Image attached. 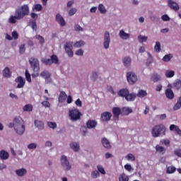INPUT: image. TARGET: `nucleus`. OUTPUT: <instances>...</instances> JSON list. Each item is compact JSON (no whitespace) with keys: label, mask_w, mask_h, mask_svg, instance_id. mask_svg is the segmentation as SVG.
Returning a JSON list of instances; mask_svg holds the SVG:
<instances>
[{"label":"nucleus","mask_w":181,"mask_h":181,"mask_svg":"<svg viewBox=\"0 0 181 181\" xmlns=\"http://www.w3.org/2000/svg\"><path fill=\"white\" fill-rule=\"evenodd\" d=\"M75 104H76V105H77V107H82V105H83V103L81 102L80 98H78L76 100Z\"/></svg>","instance_id":"64"},{"label":"nucleus","mask_w":181,"mask_h":181,"mask_svg":"<svg viewBox=\"0 0 181 181\" xmlns=\"http://www.w3.org/2000/svg\"><path fill=\"white\" fill-rule=\"evenodd\" d=\"M97 169L100 173H101L102 175H105V170L104 169V168L103 166L98 165Z\"/></svg>","instance_id":"52"},{"label":"nucleus","mask_w":181,"mask_h":181,"mask_svg":"<svg viewBox=\"0 0 181 181\" xmlns=\"http://www.w3.org/2000/svg\"><path fill=\"white\" fill-rule=\"evenodd\" d=\"M56 21L60 25V26H66V21L62 15L57 14L55 17Z\"/></svg>","instance_id":"13"},{"label":"nucleus","mask_w":181,"mask_h":181,"mask_svg":"<svg viewBox=\"0 0 181 181\" xmlns=\"http://www.w3.org/2000/svg\"><path fill=\"white\" fill-rule=\"evenodd\" d=\"M14 129L18 135H23L25 133V121L21 117L14 118Z\"/></svg>","instance_id":"1"},{"label":"nucleus","mask_w":181,"mask_h":181,"mask_svg":"<svg viewBox=\"0 0 181 181\" xmlns=\"http://www.w3.org/2000/svg\"><path fill=\"white\" fill-rule=\"evenodd\" d=\"M154 49L156 53L160 52V42H156V45L154 46Z\"/></svg>","instance_id":"44"},{"label":"nucleus","mask_w":181,"mask_h":181,"mask_svg":"<svg viewBox=\"0 0 181 181\" xmlns=\"http://www.w3.org/2000/svg\"><path fill=\"white\" fill-rule=\"evenodd\" d=\"M151 135L153 138H158L160 135H166V127L162 124L154 126L151 129Z\"/></svg>","instance_id":"3"},{"label":"nucleus","mask_w":181,"mask_h":181,"mask_svg":"<svg viewBox=\"0 0 181 181\" xmlns=\"http://www.w3.org/2000/svg\"><path fill=\"white\" fill-rule=\"evenodd\" d=\"M127 78L130 84H135V82L138 81V76L134 72H128L127 74Z\"/></svg>","instance_id":"6"},{"label":"nucleus","mask_w":181,"mask_h":181,"mask_svg":"<svg viewBox=\"0 0 181 181\" xmlns=\"http://www.w3.org/2000/svg\"><path fill=\"white\" fill-rule=\"evenodd\" d=\"M11 35H12V37H13L15 40L18 39V37H19V35L18 34V32H16V31H13Z\"/></svg>","instance_id":"63"},{"label":"nucleus","mask_w":181,"mask_h":181,"mask_svg":"<svg viewBox=\"0 0 181 181\" xmlns=\"http://www.w3.org/2000/svg\"><path fill=\"white\" fill-rule=\"evenodd\" d=\"M37 146V145L35 143H31L28 145V149H36Z\"/></svg>","instance_id":"60"},{"label":"nucleus","mask_w":181,"mask_h":181,"mask_svg":"<svg viewBox=\"0 0 181 181\" xmlns=\"http://www.w3.org/2000/svg\"><path fill=\"white\" fill-rule=\"evenodd\" d=\"M51 63L53 64H57L59 63V58L57 57V55L52 54L51 56Z\"/></svg>","instance_id":"36"},{"label":"nucleus","mask_w":181,"mask_h":181,"mask_svg":"<svg viewBox=\"0 0 181 181\" xmlns=\"http://www.w3.org/2000/svg\"><path fill=\"white\" fill-rule=\"evenodd\" d=\"M69 117L71 121H78L81 118V112L78 109L70 110Z\"/></svg>","instance_id":"5"},{"label":"nucleus","mask_w":181,"mask_h":181,"mask_svg":"<svg viewBox=\"0 0 181 181\" xmlns=\"http://www.w3.org/2000/svg\"><path fill=\"white\" fill-rule=\"evenodd\" d=\"M3 76L4 77H6V78H9V77H11V71L9 69V68L6 67L4 70H3Z\"/></svg>","instance_id":"31"},{"label":"nucleus","mask_w":181,"mask_h":181,"mask_svg":"<svg viewBox=\"0 0 181 181\" xmlns=\"http://www.w3.org/2000/svg\"><path fill=\"white\" fill-rule=\"evenodd\" d=\"M97 78H98V74L97 72H93L90 76V80H92V81H96Z\"/></svg>","instance_id":"48"},{"label":"nucleus","mask_w":181,"mask_h":181,"mask_svg":"<svg viewBox=\"0 0 181 181\" xmlns=\"http://www.w3.org/2000/svg\"><path fill=\"white\" fill-rule=\"evenodd\" d=\"M47 125H48L49 128H52V129H54V128H56V127H57V124L53 122H48Z\"/></svg>","instance_id":"53"},{"label":"nucleus","mask_w":181,"mask_h":181,"mask_svg":"<svg viewBox=\"0 0 181 181\" xmlns=\"http://www.w3.org/2000/svg\"><path fill=\"white\" fill-rule=\"evenodd\" d=\"M50 76H52V74H50L47 71H43L40 74V76L44 77L45 80H48V78H50Z\"/></svg>","instance_id":"35"},{"label":"nucleus","mask_w":181,"mask_h":181,"mask_svg":"<svg viewBox=\"0 0 181 181\" xmlns=\"http://www.w3.org/2000/svg\"><path fill=\"white\" fill-rule=\"evenodd\" d=\"M181 109V96L178 98L177 103L173 106L174 111Z\"/></svg>","instance_id":"24"},{"label":"nucleus","mask_w":181,"mask_h":181,"mask_svg":"<svg viewBox=\"0 0 181 181\" xmlns=\"http://www.w3.org/2000/svg\"><path fill=\"white\" fill-rule=\"evenodd\" d=\"M168 6L171 8V9H173V11H179L180 8V7H179V4L172 0H168Z\"/></svg>","instance_id":"14"},{"label":"nucleus","mask_w":181,"mask_h":181,"mask_svg":"<svg viewBox=\"0 0 181 181\" xmlns=\"http://www.w3.org/2000/svg\"><path fill=\"white\" fill-rule=\"evenodd\" d=\"M112 117V114H111V112H105L101 114L100 119L103 122H108V121H110Z\"/></svg>","instance_id":"12"},{"label":"nucleus","mask_w":181,"mask_h":181,"mask_svg":"<svg viewBox=\"0 0 181 181\" xmlns=\"http://www.w3.org/2000/svg\"><path fill=\"white\" fill-rule=\"evenodd\" d=\"M172 59V56L170 54H166L163 57V62H170V59Z\"/></svg>","instance_id":"57"},{"label":"nucleus","mask_w":181,"mask_h":181,"mask_svg":"<svg viewBox=\"0 0 181 181\" xmlns=\"http://www.w3.org/2000/svg\"><path fill=\"white\" fill-rule=\"evenodd\" d=\"M173 90H176V91H179L181 88V81L180 79H177L174 83L173 86Z\"/></svg>","instance_id":"22"},{"label":"nucleus","mask_w":181,"mask_h":181,"mask_svg":"<svg viewBox=\"0 0 181 181\" xmlns=\"http://www.w3.org/2000/svg\"><path fill=\"white\" fill-rule=\"evenodd\" d=\"M26 50V48H25V44H23L19 47V53L20 54H23Z\"/></svg>","instance_id":"54"},{"label":"nucleus","mask_w":181,"mask_h":181,"mask_svg":"<svg viewBox=\"0 0 181 181\" xmlns=\"http://www.w3.org/2000/svg\"><path fill=\"white\" fill-rule=\"evenodd\" d=\"M156 151L157 152H159V153H161V155H165V153L166 152V149H165V147L159 145L156 146Z\"/></svg>","instance_id":"28"},{"label":"nucleus","mask_w":181,"mask_h":181,"mask_svg":"<svg viewBox=\"0 0 181 181\" xmlns=\"http://www.w3.org/2000/svg\"><path fill=\"white\" fill-rule=\"evenodd\" d=\"M173 76H175V71H170V70L166 71L165 77H167V78H172Z\"/></svg>","instance_id":"41"},{"label":"nucleus","mask_w":181,"mask_h":181,"mask_svg":"<svg viewBox=\"0 0 181 181\" xmlns=\"http://www.w3.org/2000/svg\"><path fill=\"white\" fill-rule=\"evenodd\" d=\"M92 179H97V177H100V173L97 170H94L90 174Z\"/></svg>","instance_id":"43"},{"label":"nucleus","mask_w":181,"mask_h":181,"mask_svg":"<svg viewBox=\"0 0 181 181\" xmlns=\"http://www.w3.org/2000/svg\"><path fill=\"white\" fill-rule=\"evenodd\" d=\"M85 45L84 41H78L74 44V47H81Z\"/></svg>","instance_id":"55"},{"label":"nucleus","mask_w":181,"mask_h":181,"mask_svg":"<svg viewBox=\"0 0 181 181\" xmlns=\"http://www.w3.org/2000/svg\"><path fill=\"white\" fill-rule=\"evenodd\" d=\"M175 131V132L177 134V135H181V130L179 128V127L175 125V124H171L170 126V131Z\"/></svg>","instance_id":"25"},{"label":"nucleus","mask_w":181,"mask_h":181,"mask_svg":"<svg viewBox=\"0 0 181 181\" xmlns=\"http://www.w3.org/2000/svg\"><path fill=\"white\" fill-rule=\"evenodd\" d=\"M97 121L89 119L86 122V127L88 128V129H91L93 128H95V127H97Z\"/></svg>","instance_id":"18"},{"label":"nucleus","mask_w":181,"mask_h":181,"mask_svg":"<svg viewBox=\"0 0 181 181\" xmlns=\"http://www.w3.org/2000/svg\"><path fill=\"white\" fill-rule=\"evenodd\" d=\"M64 48L66 50V52L67 53L68 56L69 57H73V42H66V45H64Z\"/></svg>","instance_id":"7"},{"label":"nucleus","mask_w":181,"mask_h":181,"mask_svg":"<svg viewBox=\"0 0 181 181\" xmlns=\"http://www.w3.org/2000/svg\"><path fill=\"white\" fill-rule=\"evenodd\" d=\"M16 173L18 176L22 177V176H25V175H26V173H28V171L25 168H21L19 170H16Z\"/></svg>","instance_id":"30"},{"label":"nucleus","mask_w":181,"mask_h":181,"mask_svg":"<svg viewBox=\"0 0 181 181\" xmlns=\"http://www.w3.org/2000/svg\"><path fill=\"white\" fill-rule=\"evenodd\" d=\"M35 125L39 129H44L45 128V124L40 120H35Z\"/></svg>","instance_id":"29"},{"label":"nucleus","mask_w":181,"mask_h":181,"mask_svg":"<svg viewBox=\"0 0 181 181\" xmlns=\"http://www.w3.org/2000/svg\"><path fill=\"white\" fill-rule=\"evenodd\" d=\"M76 12H77V9L73 8H71L69 11V16H73V15H74Z\"/></svg>","instance_id":"61"},{"label":"nucleus","mask_w":181,"mask_h":181,"mask_svg":"<svg viewBox=\"0 0 181 181\" xmlns=\"http://www.w3.org/2000/svg\"><path fill=\"white\" fill-rule=\"evenodd\" d=\"M135 98H136V94L135 93H129L127 95L125 100L127 101H134Z\"/></svg>","instance_id":"23"},{"label":"nucleus","mask_w":181,"mask_h":181,"mask_svg":"<svg viewBox=\"0 0 181 181\" xmlns=\"http://www.w3.org/2000/svg\"><path fill=\"white\" fill-rule=\"evenodd\" d=\"M161 19L162 21H164V22H168L170 21V18L167 14L162 16Z\"/></svg>","instance_id":"59"},{"label":"nucleus","mask_w":181,"mask_h":181,"mask_svg":"<svg viewBox=\"0 0 181 181\" xmlns=\"http://www.w3.org/2000/svg\"><path fill=\"white\" fill-rule=\"evenodd\" d=\"M165 95L168 100H173L175 98V93H173V90L170 88L166 89Z\"/></svg>","instance_id":"20"},{"label":"nucleus","mask_w":181,"mask_h":181,"mask_svg":"<svg viewBox=\"0 0 181 181\" xmlns=\"http://www.w3.org/2000/svg\"><path fill=\"white\" fill-rule=\"evenodd\" d=\"M35 39L39 40L40 45L45 44V38H43L40 35H35Z\"/></svg>","instance_id":"45"},{"label":"nucleus","mask_w":181,"mask_h":181,"mask_svg":"<svg viewBox=\"0 0 181 181\" xmlns=\"http://www.w3.org/2000/svg\"><path fill=\"white\" fill-rule=\"evenodd\" d=\"M41 62L43 64H46V66H52V64L50 59L42 58Z\"/></svg>","instance_id":"38"},{"label":"nucleus","mask_w":181,"mask_h":181,"mask_svg":"<svg viewBox=\"0 0 181 181\" xmlns=\"http://www.w3.org/2000/svg\"><path fill=\"white\" fill-rule=\"evenodd\" d=\"M111 42V38L110 37V33L106 31L104 34V42L103 46L105 49L110 47V43Z\"/></svg>","instance_id":"10"},{"label":"nucleus","mask_w":181,"mask_h":181,"mask_svg":"<svg viewBox=\"0 0 181 181\" xmlns=\"http://www.w3.org/2000/svg\"><path fill=\"white\" fill-rule=\"evenodd\" d=\"M10 23H16V12L15 11L14 16H11L9 18Z\"/></svg>","instance_id":"50"},{"label":"nucleus","mask_w":181,"mask_h":181,"mask_svg":"<svg viewBox=\"0 0 181 181\" xmlns=\"http://www.w3.org/2000/svg\"><path fill=\"white\" fill-rule=\"evenodd\" d=\"M122 111H123L124 115H129V114L132 112V109L129 107H124Z\"/></svg>","instance_id":"42"},{"label":"nucleus","mask_w":181,"mask_h":181,"mask_svg":"<svg viewBox=\"0 0 181 181\" xmlns=\"http://www.w3.org/2000/svg\"><path fill=\"white\" fill-rule=\"evenodd\" d=\"M119 36L123 40H127L129 39L131 35L125 33V31H124V30H121L119 33Z\"/></svg>","instance_id":"17"},{"label":"nucleus","mask_w":181,"mask_h":181,"mask_svg":"<svg viewBox=\"0 0 181 181\" xmlns=\"http://www.w3.org/2000/svg\"><path fill=\"white\" fill-rule=\"evenodd\" d=\"M148 95V93H146V90H139L137 93V97L139 98H144V97H146Z\"/></svg>","instance_id":"34"},{"label":"nucleus","mask_w":181,"mask_h":181,"mask_svg":"<svg viewBox=\"0 0 181 181\" xmlns=\"http://www.w3.org/2000/svg\"><path fill=\"white\" fill-rule=\"evenodd\" d=\"M70 148L75 152H78V151H80V144H78V143H71Z\"/></svg>","instance_id":"27"},{"label":"nucleus","mask_w":181,"mask_h":181,"mask_svg":"<svg viewBox=\"0 0 181 181\" xmlns=\"http://www.w3.org/2000/svg\"><path fill=\"white\" fill-rule=\"evenodd\" d=\"M98 11L101 13H107V9L105 8V6H104V4H99L98 6Z\"/></svg>","instance_id":"40"},{"label":"nucleus","mask_w":181,"mask_h":181,"mask_svg":"<svg viewBox=\"0 0 181 181\" xmlns=\"http://www.w3.org/2000/svg\"><path fill=\"white\" fill-rule=\"evenodd\" d=\"M113 114L114 121H119V115H121V109L119 107H114L112 110Z\"/></svg>","instance_id":"9"},{"label":"nucleus","mask_w":181,"mask_h":181,"mask_svg":"<svg viewBox=\"0 0 181 181\" xmlns=\"http://www.w3.org/2000/svg\"><path fill=\"white\" fill-rule=\"evenodd\" d=\"M66 98H67V94H66V92L61 91L58 98L59 103H64L66 101Z\"/></svg>","instance_id":"21"},{"label":"nucleus","mask_w":181,"mask_h":181,"mask_svg":"<svg viewBox=\"0 0 181 181\" xmlns=\"http://www.w3.org/2000/svg\"><path fill=\"white\" fill-rule=\"evenodd\" d=\"M15 82L18 83L16 88H23V87H25V84H26V81H25V78L22 76H18L15 79Z\"/></svg>","instance_id":"11"},{"label":"nucleus","mask_w":181,"mask_h":181,"mask_svg":"<svg viewBox=\"0 0 181 181\" xmlns=\"http://www.w3.org/2000/svg\"><path fill=\"white\" fill-rule=\"evenodd\" d=\"M31 25V28L33 30H37V25L36 24V21H32L30 22Z\"/></svg>","instance_id":"51"},{"label":"nucleus","mask_w":181,"mask_h":181,"mask_svg":"<svg viewBox=\"0 0 181 181\" xmlns=\"http://www.w3.org/2000/svg\"><path fill=\"white\" fill-rule=\"evenodd\" d=\"M25 78L28 83H32V78H30V74L28 69L25 70Z\"/></svg>","instance_id":"47"},{"label":"nucleus","mask_w":181,"mask_h":181,"mask_svg":"<svg viewBox=\"0 0 181 181\" xmlns=\"http://www.w3.org/2000/svg\"><path fill=\"white\" fill-rule=\"evenodd\" d=\"M42 105H43V107H45V108H50V103L47 100L42 101Z\"/></svg>","instance_id":"58"},{"label":"nucleus","mask_w":181,"mask_h":181,"mask_svg":"<svg viewBox=\"0 0 181 181\" xmlns=\"http://www.w3.org/2000/svg\"><path fill=\"white\" fill-rule=\"evenodd\" d=\"M117 94L119 97H124L126 98L127 95L129 94V90L127 88H122L117 92Z\"/></svg>","instance_id":"16"},{"label":"nucleus","mask_w":181,"mask_h":181,"mask_svg":"<svg viewBox=\"0 0 181 181\" xmlns=\"http://www.w3.org/2000/svg\"><path fill=\"white\" fill-rule=\"evenodd\" d=\"M126 159H127V160H131L132 162H134V160H135V156H134V154L132 153H129L126 156Z\"/></svg>","instance_id":"49"},{"label":"nucleus","mask_w":181,"mask_h":181,"mask_svg":"<svg viewBox=\"0 0 181 181\" xmlns=\"http://www.w3.org/2000/svg\"><path fill=\"white\" fill-rule=\"evenodd\" d=\"M61 163L63 168H65V170H70V169H71V165H70V163L69 162V160H67V157L66 156H62Z\"/></svg>","instance_id":"8"},{"label":"nucleus","mask_w":181,"mask_h":181,"mask_svg":"<svg viewBox=\"0 0 181 181\" xmlns=\"http://www.w3.org/2000/svg\"><path fill=\"white\" fill-rule=\"evenodd\" d=\"M0 159L1 160H6L7 159H9V153L5 150H1L0 151Z\"/></svg>","instance_id":"15"},{"label":"nucleus","mask_w":181,"mask_h":181,"mask_svg":"<svg viewBox=\"0 0 181 181\" xmlns=\"http://www.w3.org/2000/svg\"><path fill=\"white\" fill-rule=\"evenodd\" d=\"M102 144L105 149H111V144L110 143V141L107 139V138L104 137L102 139Z\"/></svg>","instance_id":"19"},{"label":"nucleus","mask_w":181,"mask_h":181,"mask_svg":"<svg viewBox=\"0 0 181 181\" xmlns=\"http://www.w3.org/2000/svg\"><path fill=\"white\" fill-rule=\"evenodd\" d=\"M138 40L140 43H144V42H146V40H148V37L139 35Z\"/></svg>","instance_id":"46"},{"label":"nucleus","mask_w":181,"mask_h":181,"mask_svg":"<svg viewBox=\"0 0 181 181\" xmlns=\"http://www.w3.org/2000/svg\"><path fill=\"white\" fill-rule=\"evenodd\" d=\"M42 9H43V6H42L41 4H35L33 8V11H36V12H40Z\"/></svg>","instance_id":"39"},{"label":"nucleus","mask_w":181,"mask_h":181,"mask_svg":"<svg viewBox=\"0 0 181 181\" xmlns=\"http://www.w3.org/2000/svg\"><path fill=\"white\" fill-rule=\"evenodd\" d=\"M175 172H176V167H175L173 165L167 167L166 173H168V175L175 173Z\"/></svg>","instance_id":"33"},{"label":"nucleus","mask_w":181,"mask_h":181,"mask_svg":"<svg viewBox=\"0 0 181 181\" xmlns=\"http://www.w3.org/2000/svg\"><path fill=\"white\" fill-rule=\"evenodd\" d=\"M23 111H25V112H30L32 111H33V106L30 104H27L25 105L23 107Z\"/></svg>","instance_id":"32"},{"label":"nucleus","mask_w":181,"mask_h":181,"mask_svg":"<svg viewBox=\"0 0 181 181\" xmlns=\"http://www.w3.org/2000/svg\"><path fill=\"white\" fill-rule=\"evenodd\" d=\"M16 19L18 21H21V19H23L25 16H28L29 15V5L24 4L21 7H18L16 11Z\"/></svg>","instance_id":"2"},{"label":"nucleus","mask_w":181,"mask_h":181,"mask_svg":"<svg viewBox=\"0 0 181 181\" xmlns=\"http://www.w3.org/2000/svg\"><path fill=\"white\" fill-rule=\"evenodd\" d=\"M129 178L125 175V173H122L119 176V181H129Z\"/></svg>","instance_id":"37"},{"label":"nucleus","mask_w":181,"mask_h":181,"mask_svg":"<svg viewBox=\"0 0 181 181\" xmlns=\"http://www.w3.org/2000/svg\"><path fill=\"white\" fill-rule=\"evenodd\" d=\"M131 57H126L124 59H123V64L125 67H129L131 66Z\"/></svg>","instance_id":"26"},{"label":"nucleus","mask_w":181,"mask_h":181,"mask_svg":"<svg viewBox=\"0 0 181 181\" xmlns=\"http://www.w3.org/2000/svg\"><path fill=\"white\" fill-rule=\"evenodd\" d=\"M174 153L176 156H178V158H181V149L175 150Z\"/></svg>","instance_id":"62"},{"label":"nucleus","mask_w":181,"mask_h":181,"mask_svg":"<svg viewBox=\"0 0 181 181\" xmlns=\"http://www.w3.org/2000/svg\"><path fill=\"white\" fill-rule=\"evenodd\" d=\"M160 78V77L158 74H153L152 76V80H153V83H157V81H159Z\"/></svg>","instance_id":"56"},{"label":"nucleus","mask_w":181,"mask_h":181,"mask_svg":"<svg viewBox=\"0 0 181 181\" xmlns=\"http://www.w3.org/2000/svg\"><path fill=\"white\" fill-rule=\"evenodd\" d=\"M29 63L34 71V74H32V77H37V76H39V71H40V64L39 62V59L31 57L29 59Z\"/></svg>","instance_id":"4"}]
</instances>
